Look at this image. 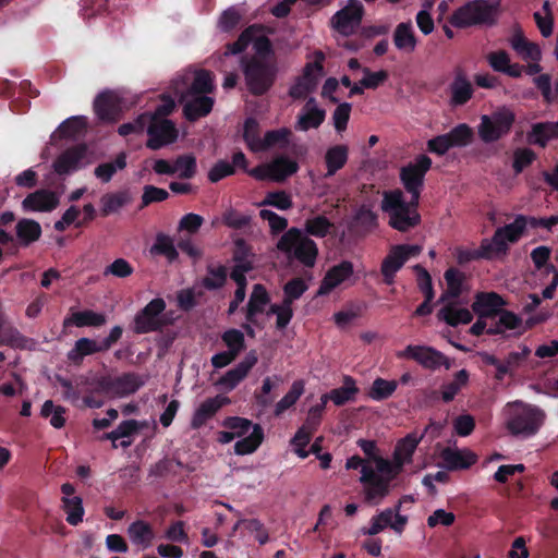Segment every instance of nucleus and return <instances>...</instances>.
Listing matches in <instances>:
<instances>
[{
	"label": "nucleus",
	"instance_id": "1",
	"mask_svg": "<svg viewBox=\"0 0 558 558\" xmlns=\"http://www.w3.org/2000/svg\"><path fill=\"white\" fill-rule=\"evenodd\" d=\"M418 204L405 202L400 190L386 192L381 202V209L389 215V226L400 232H407L421 223L417 211Z\"/></svg>",
	"mask_w": 558,
	"mask_h": 558
},
{
	"label": "nucleus",
	"instance_id": "2",
	"mask_svg": "<svg viewBox=\"0 0 558 558\" xmlns=\"http://www.w3.org/2000/svg\"><path fill=\"white\" fill-rule=\"evenodd\" d=\"M240 64L246 90L251 95L263 96L275 85L279 71L277 61L241 59Z\"/></svg>",
	"mask_w": 558,
	"mask_h": 558
},
{
	"label": "nucleus",
	"instance_id": "3",
	"mask_svg": "<svg viewBox=\"0 0 558 558\" xmlns=\"http://www.w3.org/2000/svg\"><path fill=\"white\" fill-rule=\"evenodd\" d=\"M277 248L307 268L315 266L318 256V247L315 241L295 227L290 228L281 235Z\"/></svg>",
	"mask_w": 558,
	"mask_h": 558
},
{
	"label": "nucleus",
	"instance_id": "4",
	"mask_svg": "<svg viewBox=\"0 0 558 558\" xmlns=\"http://www.w3.org/2000/svg\"><path fill=\"white\" fill-rule=\"evenodd\" d=\"M496 5L488 0H471L454 10L449 23L457 28L476 25L493 26L496 24Z\"/></svg>",
	"mask_w": 558,
	"mask_h": 558
},
{
	"label": "nucleus",
	"instance_id": "5",
	"mask_svg": "<svg viewBox=\"0 0 558 558\" xmlns=\"http://www.w3.org/2000/svg\"><path fill=\"white\" fill-rule=\"evenodd\" d=\"M544 413L536 407L521 401L509 404L507 429L514 436L530 437L535 435L543 424Z\"/></svg>",
	"mask_w": 558,
	"mask_h": 558
},
{
	"label": "nucleus",
	"instance_id": "6",
	"mask_svg": "<svg viewBox=\"0 0 558 558\" xmlns=\"http://www.w3.org/2000/svg\"><path fill=\"white\" fill-rule=\"evenodd\" d=\"M515 122L512 110L502 107L492 114H483L477 126L481 141L485 144L494 143L508 135Z\"/></svg>",
	"mask_w": 558,
	"mask_h": 558
},
{
	"label": "nucleus",
	"instance_id": "7",
	"mask_svg": "<svg viewBox=\"0 0 558 558\" xmlns=\"http://www.w3.org/2000/svg\"><path fill=\"white\" fill-rule=\"evenodd\" d=\"M167 304L162 298H155L149 301L133 319V331L136 335H145L161 331L170 322L165 316Z\"/></svg>",
	"mask_w": 558,
	"mask_h": 558
},
{
	"label": "nucleus",
	"instance_id": "8",
	"mask_svg": "<svg viewBox=\"0 0 558 558\" xmlns=\"http://www.w3.org/2000/svg\"><path fill=\"white\" fill-rule=\"evenodd\" d=\"M432 163V159L427 155H420L413 163H409L400 170V180L405 191L411 194L414 205L420 202L424 178Z\"/></svg>",
	"mask_w": 558,
	"mask_h": 558
},
{
	"label": "nucleus",
	"instance_id": "9",
	"mask_svg": "<svg viewBox=\"0 0 558 558\" xmlns=\"http://www.w3.org/2000/svg\"><path fill=\"white\" fill-rule=\"evenodd\" d=\"M422 247L416 244L393 245L381 262L380 272L384 283L392 284L397 272L411 257L420 255Z\"/></svg>",
	"mask_w": 558,
	"mask_h": 558
},
{
	"label": "nucleus",
	"instance_id": "10",
	"mask_svg": "<svg viewBox=\"0 0 558 558\" xmlns=\"http://www.w3.org/2000/svg\"><path fill=\"white\" fill-rule=\"evenodd\" d=\"M398 356L414 360L428 369H437L440 366L447 369L451 367L448 357L432 347L409 344Z\"/></svg>",
	"mask_w": 558,
	"mask_h": 558
},
{
	"label": "nucleus",
	"instance_id": "11",
	"mask_svg": "<svg viewBox=\"0 0 558 558\" xmlns=\"http://www.w3.org/2000/svg\"><path fill=\"white\" fill-rule=\"evenodd\" d=\"M364 7L359 0H349L348 4L337 11L331 19L332 27L342 35H350L360 26Z\"/></svg>",
	"mask_w": 558,
	"mask_h": 558
},
{
	"label": "nucleus",
	"instance_id": "12",
	"mask_svg": "<svg viewBox=\"0 0 558 558\" xmlns=\"http://www.w3.org/2000/svg\"><path fill=\"white\" fill-rule=\"evenodd\" d=\"M88 148L86 144H77L66 148L53 161L52 168L58 175H68L83 168L87 162Z\"/></svg>",
	"mask_w": 558,
	"mask_h": 558
},
{
	"label": "nucleus",
	"instance_id": "13",
	"mask_svg": "<svg viewBox=\"0 0 558 558\" xmlns=\"http://www.w3.org/2000/svg\"><path fill=\"white\" fill-rule=\"evenodd\" d=\"M147 134L146 147L153 150L160 149L178 138V130L171 120L150 119Z\"/></svg>",
	"mask_w": 558,
	"mask_h": 558
},
{
	"label": "nucleus",
	"instance_id": "14",
	"mask_svg": "<svg viewBox=\"0 0 558 558\" xmlns=\"http://www.w3.org/2000/svg\"><path fill=\"white\" fill-rule=\"evenodd\" d=\"M360 481L364 485L366 502L377 504L389 493L390 478L379 475L372 466H363Z\"/></svg>",
	"mask_w": 558,
	"mask_h": 558
},
{
	"label": "nucleus",
	"instance_id": "15",
	"mask_svg": "<svg viewBox=\"0 0 558 558\" xmlns=\"http://www.w3.org/2000/svg\"><path fill=\"white\" fill-rule=\"evenodd\" d=\"M143 381L134 373H124L117 377H104L99 381V386L104 391L113 392L119 396H128L136 392Z\"/></svg>",
	"mask_w": 558,
	"mask_h": 558
},
{
	"label": "nucleus",
	"instance_id": "16",
	"mask_svg": "<svg viewBox=\"0 0 558 558\" xmlns=\"http://www.w3.org/2000/svg\"><path fill=\"white\" fill-rule=\"evenodd\" d=\"M257 362V352L251 350L235 367L229 369L219 378L218 384L228 390L234 389L248 375Z\"/></svg>",
	"mask_w": 558,
	"mask_h": 558
},
{
	"label": "nucleus",
	"instance_id": "17",
	"mask_svg": "<svg viewBox=\"0 0 558 558\" xmlns=\"http://www.w3.org/2000/svg\"><path fill=\"white\" fill-rule=\"evenodd\" d=\"M60 203L59 194L47 190L39 189L28 194L22 202L25 211L49 213L58 207Z\"/></svg>",
	"mask_w": 558,
	"mask_h": 558
},
{
	"label": "nucleus",
	"instance_id": "18",
	"mask_svg": "<svg viewBox=\"0 0 558 558\" xmlns=\"http://www.w3.org/2000/svg\"><path fill=\"white\" fill-rule=\"evenodd\" d=\"M181 102L183 104L185 119L190 122H195L211 112L215 100L207 95L187 96V94H184L181 97Z\"/></svg>",
	"mask_w": 558,
	"mask_h": 558
},
{
	"label": "nucleus",
	"instance_id": "19",
	"mask_svg": "<svg viewBox=\"0 0 558 558\" xmlns=\"http://www.w3.org/2000/svg\"><path fill=\"white\" fill-rule=\"evenodd\" d=\"M94 111L100 121H117L121 113L119 97L110 90L100 93L94 100Z\"/></svg>",
	"mask_w": 558,
	"mask_h": 558
},
{
	"label": "nucleus",
	"instance_id": "20",
	"mask_svg": "<svg viewBox=\"0 0 558 558\" xmlns=\"http://www.w3.org/2000/svg\"><path fill=\"white\" fill-rule=\"evenodd\" d=\"M270 295L266 287L262 283L253 286L248 302L245 307V319L256 327L262 328L258 323L257 315L263 314L266 306L270 304Z\"/></svg>",
	"mask_w": 558,
	"mask_h": 558
},
{
	"label": "nucleus",
	"instance_id": "21",
	"mask_svg": "<svg viewBox=\"0 0 558 558\" xmlns=\"http://www.w3.org/2000/svg\"><path fill=\"white\" fill-rule=\"evenodd\" d=\"M353 275V264L342 260L329 268L318 288V295H326Z\"/></svg>",
	"mask_w": 558,
	"mask_h": 558
},
{
	"label": "nucleus",
	"instance_id": "22",
	"mask_svg": "<svg viewBox=\"0 0 558 558\" xmlns=\"http://www.w3.org/2000/svg\"><path fill=\"white\" fill-rule=\"evenodd\" d=\"M505 304L504 299L496 292H478L472 304V311L481 317L494 319Z\"/></svg>",
	"mask_w": 558,
	"mask_h": 558
},
{
	"label": "nucleus",
	"instance_id": "23",
	"mask_svg": "<svg viewBox=\"0 0 558 558\" xmlns=\"http://www.w3.org/2000/svg\"><path fill=\"white\" fill-rule=\"evenodd\" d=\"M441 466L449 471L466 470L476 463L477 457L468 450L446 447L440 452Z\"/></svg>",
	"mask_w": 558,
	"mask_h": 558
},
{
	"label": "nucleus",
	"instance_id": "24",
	"mask_svg": "<svg viewBox=\"0 0 558 558\" xmlns=\"http://www.w3.org/2000/svg\"><path fill=\"white\" fill-rule=\"evenodd\" d=\"M449 102L452 107L464 106L473 97L474 88L472 83L461 69L456 71L453 81L449 85Z\"/></svg>",
	"mask_w": 558,
	"mask_h": 558
},
{
	"label": "nucleus",
	"instance_id": "25",
	"mask_svg": "<svg viewBox=\"0 0 558 558\" xmlns=\"http://www.w3.org/2000/svg\"><path fill=\"white\" fill-rule=\"evenodd\" d=\"M230 403L228 397L216 396L208 398L203 401L194 412L191 420V427L193 429L202 428L208 420L215 416V414L223 407Z\"/></svg>",
	"mask_w": 558,
	"mask_h": 558
},
{
	"label": "nucleus",
	"instance_id": "26",
	"mask_svg": "<svg viewBox=\"0 0 558 558\" xmlns=\"http://www.w3.org/2000/svg\"><path fill=\"white\" fill-rule=\"evenodd\" d=\"M437 318L451 327H457L470 324L473 320V314L465 307H458L456 302H450L438 311Z\"/></svg>",
	"mask_w": 558,
	"mask_h": 558
},
{
	"label": "nucleus",
	"instance_id": "27",
	"mask_svg": "<svg viewBox=\"0 0 558 558\" xmlns=\"http://www.w3.org/2000/svg\"><path fill=\"white\" fill-rule=\"evenodd\" d=\"M359 392L355 380L351 376H344L343 386L330 390L320 397L322 401L328 402L331 400L336 405L341 407L345 403L353 401Z\"/></svg>",
	"mask_w": 558,
	"mask_h": 558
},
{
	"label": "nucleus",
	"instance_id": "28",
	"mask_svg": "<svg viewBox=\"0 0 558 558\" xmlns=\"http://www.w3.org/2000/svg\"><path fill=\"white\" fill-rule=\"evenodd\" d=\"M106 322L107 319L105 314L94 312L93 310H84L74 312L71 316L65 317L63 320V327H101Z\"/></svg>",
	"mask_w": 558,
	"mask_h": 558
},
{
	"label": "nucleus",
	"instance_id": "29",
	"mask_svg": "<svg viewBox=\"0 0 558 558\" xmlns=\"http://www.w3.org/2000/svg\"><path fill=\"white\" fill-rule=\"evenodd\" d=\"M393 45L404 53H411L415 50L417 39L415 37L411 22L399 23L392 35Z\"/></svg>",
	"mask_w": 558,
	"mask_h": 558
},
{
	"label": "nucleus",
	"instance_id": "30",
	"mask_svg": "<svg viewBox=\"0 0 558 558\" xmlns=\"http://www.w3.org/2000/svg\"><path fill=\"white\" fill-rule=\"evenodd\" d=\"M99 352H105L100 342L89 338H80L66 356L72 364L81 365L85 356Z\"/></svg>",
	"mask_w": 558,
	"mask_h": 558
},
{
	"label": "nucleus",
	"instance_id": "31",
	"mask_svg": "<svg viewBox=\"0 0 558 558\" xmlns=\"http://www.w3.org/2000/svg\"><path fill=\"white\" fill-rule=\"evenodd\" d=\"M300 169L298 161L286 155L276 156L270 161L271 181L284 182L288 178L295 174Z\"/></svg>",
	"mask_w": 558,
	"mask_h": 558
},
{
	"label": "nucleus",
	"instance_id": "32",
	"mask_svg": "<svg viewBox=\"0 0 558 558\" xmlns=\"http://www.w3.org/2000/svg\"><path fill=\"white\" fill-rule=\"evenodd\" d=\"M553 138H558V121L535 123L527 134V142L541 147H545Z\"/></svg>",
	"mask_w": 558,
	"mask_h": 558
},
{
	"label": "nucleus",
	"instance_id": "33",
	"mask_svg": "<svg viewBox=\"0 0 558 558\" xmlns=\"http://www.w3.org/2000/svg\"><path fill=\"white\" fill-rule=\"evenodd\" d=\"M422 439L423 435L417 436L416 433H411L397 442L393 452V460L399 466H403L404 463L411 462L412 456Z\"/></svg>",
	"mask_w": 558,
	"mask_h": 558
},
{
	"label": "nucleus",
	"instance_id": "34",
	"mask_svg": "<svg viewBox=\"0 0 558 558\" xmlns=\"http://www.w3.org/2000/svg\"><path fill=\"white\" fill-rule=\"evenodd\" d=\"M348 158H349L348 146L339 144V145L329 147L325 154V163H326V168H327L325 178L332 177L339 170H341L348 162Z\"/></svg>",
	"mask_w": 558,
	"mask_h": 558
},
{
	"label": "nucleus",
	"instance_id": "35",
	"mask_svg": "<svg viewBox=\"0 0 558 558\" xmlns=\"http://www.w3.org/2000/svg\"><path fill=\"white\" fill-rule=\"evenodd\" d=\"M15 231L20 245L24 247L38 241L41 236V227L39 222L33 219L23 218L19 220Z\"/></svg>",
	"mask_w": 558,
	"mask_h": 558
},
{
	"label": "nucleus",
	"instance_id": "36",
	"mask_svg": "<svg viewBox=\"0 0 558 558\" xmlns=\"http://www.w3.org/2000/svg\"><path fill=\"white\" fill-rule=\"evenodd\" d=\"M132 202V195L129 190H123L114 193H107L101 196V209L100 213L104 217H107L113 213L119 211L122 207Z\"/></svg>",
	"mask_w": 558,
	"mask_h": 558
},
{
	"label": "nucleus",
	"instance_id": "37",
	"mask_svg": "<svg viewBox=\"0 0 558 558\" xmlns=\"http://www.w3.org/2000/svg\"><path fill=\"white\" fill-rule=\"evenodd\" d=\"M444 278L447 283V290L440 295L438 302L444 303L449 298L458 299L462 294V286L465 280V275L454 267L448 268Z\"/></svg>",
	"mask_w": 558,
	"mask_h": 558
},
{
	"label": "nucleus",
	"instance_id": "38",
	"mask_svg": "<svg viewBox=\"0 0 558 558\" xmlns=\"http://www.w3.org/2000/svg\"><path fill=\"white\" fill-rule=\"evenodd\" d=\"M264 440V430L259 424L253 426L252 433L238 440L234 445V452L239 456L253 453Z\"/></svg>",
	"mask_w": 558,
	"mask_h": 558
},
{
	"label": "nucleus",
	"instance_id": "39",
	"mask_svg": "<svg viewBox=\"0 0 558 558\" xmlns=\"http://www.w3.org/2000/svg\"><path fill=\"white\" fill-rule=\"evenodd\" d=\"M215 89L214 85V75L208 70H198L193 78V82L191 83L190 87L187 88L186 93L187 96H195V95H207L213 93Z\"/></svg>",
	"mask_w": 558,
	"mask_h": 558
},
{
	"label": "nucleus",
	"instance_id": "40",
	"mask_svg": "<svg viewBox=\"0 0 558 558\" xmlns=\"http://www.w3.org/2000/svg\"><path fill=\"white\" fill-rule=\"evenodd\" d=\"M125 167L126 154L121 151L117 155L114 161L98 165L94 170V174L102 183H108L111 181L118 170H123Z\"/></svg>",
	"mask_w": 558,
	"mask_h": 558
},
{
	"label": "nucleus",
	"instance_id": "41",
	"mask_svg": "<svg viewBox=\"0 0 558 558\" xmlns=\"http://www.w3.org/2000/svg\"><path fill=\"white\" fill-rule=\"evenodd\" d=\"M153 255L165 256L169 263H173L178 259L179 253L173 243V240L165 233H158L155 242L150 247Z\"/></svg>",
	"mask_w": 558,
	"mask_h": 558
},
{
	"label": "nucleus",
	"instance_id": "42",
	"mask_svg": "<svg viewBox=\"0 0 558 558\" xmlns=\"http://www.w3.org/2000/svg\"><path fill=\"white\" fill-rule=\"evenodd\" d=\"M511 47L525 60L539 61L542 58L539 47L529 41L520 32L512 37Z\"/></svg>",
	"mask_w": 558,
	"mask_h": 558
},
{
	"label": "nucleus",
	"instance_id": "43",
	"mask_svg": "<svg viewBox=\"0 0 558 558\" xmlns=\"http://www.w3.org/2000/svg\"><path fill=\"white\" fill-rule=\"evenodd\" d=\"M128 534L134 544L142 545L144 548L148 547L154 538L151 526L143 520L130 524Z\"/></svg>",
	"mask_w": 558,
	"mask_h": 558
},
{
	"label": "nucleus",
	"instance_id": "44",
	"mask_svg": "<svg viewBox=\"0 0 558 558\" xmlns=\"http://www.w3.org/2000/svg\"><path fill=\"white\" fill-rule=\"evenodd\" d=\"M290 135L291 131L288 128L267 131L264 137L262 138L259 147H257L258 153L268 150L269 148L275 146L286 148L289 144Z\"/></svg>",
	"mask_w": 558,
	"mask_h": 558
},
{
	"label": "nucleus",
	"instance_id": "45",
	"mask_svg": "<svg viewBox=\"0 0 558 558\" xmlns=\"http://www.w3.org/2000/svg\"><path fill=\"white\" fill-rule=\"evenodd\" d=\"M252 43H253V48H254L255 53L252 56H247V54L242 56L241 59L277 61L271 40L267 36H265V35H260L257 37L253 36Z\"/></svg>",
	"mask_w": 558,
	"mask_h": 558
},
{
	"label": "nucleus",
	"instance_id": "46",
	"mask_svg": "<svg viewBox=\"0 0 558 558\" xmlns=\"http://www.w3.org/2000/svg\"><path fill=\"white\" fill-rule=\"evenodd\" d=\"M325 118L326 111L324 109L301 111L298 116L295 129L303 132H306L310 129H318L325 121Z\"/></svg>",
	"mask_w": 558,
	"mask_h": 558
},
{
	"label": "nucleus",
	"instance_id": "47",
	"mask_svg": "<svg viewBox=\"0 0 558 558\" xmlns=\"http://www.w3.org/2000/svg\"><path fill=\"white\" fill-rule=\"evenodd\" d=\"M304 392V383L303 380H295L293 381L290 390L283 396L282 399H280L276 407H275V415L280 416L283 414L288 409L293 407L300 397Z\"/></svg>",
	"mask_w": 558,
	"mask_h": 558
},
{
	"label": "nucleus",
	"instance_id": "48",
	"mask_svg": "<svg viewBox=\"0 0 558 558\" xmlns=\"http://www.w3.org/2000/svg\"><path fill=\"white\" fill-rule=\"evenodd\" d=\"M451 148L465 147L473 142L474 131L466 123H460L446 133Z\"/></svg>",
	"mask_w": 558,
	"mask_h": 558
},
{
	"label": "nucleus",
	"instance_id": "49",
	"mask_svg": "<svg viewBox=\"0 0 558 558\" xmlns=\"http://www.w3.org/2000/svg\"><path fill=\"white\" fill-rule=\"evenodd\" d=\"M398 387L396 380H387L381 377H377L368 391V397L375 401H383L393 395Z\"/></svg>",
	"mask_w": 558,
	"mask_h": 558
},
{
	"label": "nucleus",
	"instance_id": "50",
	"mask_svg": "<svg viewBox=\"0 0 558 558\" xmlns=\"http://www.w3.org/2000/svg\"><path fill=\"white\" fill-rule=\"evenodd\" d=\"M207 274L208 276H206L202 280V284L205 289L213 291L220 289L225 286L228 277L226 266L219 265L218 267H214L213 265H208Z\"/></svg>",
	"mask_w": 558,
	"mask_h": 558
},
{
	"label": "nucleus",
	"instance_id": "51",
	"mask_svg": "<svg viewBox=\"0 0 558 558\" xmlns=\"http://www.w3.org/2000/svg\"><path fill=\"white\" fill-rule=\"evenodd\" d=\"M86 128V119L84 117H71L64 120L58 128L57 132L61 138H75L84 132Z\"/></svg>",
	"mask_w": 558,
	"mask_h": 558
},
{
	"label": "nucleus",
	"instance_id": "52",
	"mask_svg": "<svg viewBox=\"0 0 558 558\" xmlns=\"http://www.w3.org/2000/svg\"><path fill=\"white\" fill-rule=\"evenodd\" d=\"M221 340L228 348L227 351L236 357L246 347L244 333L235 328H230L226 330L221 335Z\"/></svg>",
	"mask_w": 558,
	"mask_h": 558
},
{
	"label": "nucleus",
	"instance_id": "53",
	"mask_svg": "<svg viewBox=\"0 0 558 558\" xmlns=\"http://www.w3.org/2000/svg\"><path fill=\"white\" fill-rule=\"evenodd\" d=\"M174 174L180 179H192L197 172L196 158L193 155H180L173 161Z\"/></svg>",
	"mask_w": 558,
	"mask_h": 558
},
{
	"label": "nucleus",
	"instance_id": "54",
	"mask_svg": "<svg viewBox=\"0 0 558 558\" xmlns=\"http://www.w3.org/2000/svg\"><path fill=\"white\" fill-rule=\"evenodd\" d=\"M332 227V222L327 217L318 215L306 219L304 230L308 235L325 238Z\"/></svg>",
	"mask_w": 558,
	"mask_h": 558
},
{
	"label": "nucleus",
	"instance_id": "55",
	"mask_svg": "<svg viewBox=\"0 0 558 558\" xmlns=\"http://www.w3.org/2000/svg\"><path fill=\"white\" fill-rule=\"evenodd\" d=\"M377 226V215L365 205H362L354 214L351 228H360L367 232Z\"/></svg>",
	"mask_w": 558,
	"mask_h": 558
},
{
	"label": "nucleus",
	"instance_id": "56",
	"mask_svg": "<svg viewBox=\"0 0 558 558\" xmlns=\"http://www.w3.org/2000/svg\"><path fill=\"white\" fill-rule=\"evenodd\" d=\"M243 140L252 151L258 153L257 147L260 145L262 137L259 123L255 118H247L244 121Z\"/></svg>",
	"mask_w": 558,
	"mask_h": 558
},
{
	"label": "nucleus",
	"instance_id": "57",
	"mask_svg": "<svg viewBox=\"0 0 558 558\" xmlns=\"http://www.w3.org/2000/svg\"><path fill=\"white\" fill-rule=\"evenodd\" d=\"M65 408L61 405H54L52 400H47L41 407L40 415L45 418L50 416V425L59 429L65 425Z\"/></svg>",
	"mask_w": 558,
	"mask_h": 558
},
{
	"label": "nucleus",
	"instance_id": "58",
	"mask_svg": "<svg viewBox=\"0 0 558 558\" xmlns=\"http://www.w3.org/2000/svg\"><path fill=\"white\" fill-rule=\"evenodd\" d=\"M63 508L66 513V521L69 524L76 526L83 521L84 508L82 498L74 496L72 498H62Z\"/></svg>",
	"mask_w": 558,
	"mask_h": 558
},
{
	"label": "nucleus",
	"instance_id": "59",
	"mask_svg": "<svg viewBox=\"0 0 558 558\" xmlns=\"http://www.w3.org/2000/svg\"><path fill=\"white\" fill-rule=\"evenodd\" d=\"M525 231L524 215H518L511 223L498 228V234L502 233L510 243L518 242Z\"/></svg>",
	"mask_w": 558,
	"mask_h": 558
},
{
	"label": "nucleus",
	"instance_id": "60",
	"mask_svg": "<svg viewBox=\"0 0 558 558\" xmlns=\"http://www.w3.org/2000/svg\"><path fill=\"white\" fill-rule=\"evenodd\" d=\"M317 83L318 78H306L301 75L289 88V96L293 99H304L310 93L315 90Z\"/></svg>",
	"mask_w": 558,
	"mask_h": 558
},
{
	"label": "nucleus",
	"instance_id": "61",
	"mask_svg": "<svg viewBox=\"0 0 558 558\" xmlns=\"http://www.w3.org/2000/svg\"><path fill=\"white\" fill-rule=\"evenodd\" d=\"M413 269L416 274L417 288L423 293L424 299H427V301L434 300L435 290L429 272L420 264L415 265Z\"/></svg>",
	"mask_w": 558,
	"mask_h": 558
},
{
	"label": "nucleus",
	"instance_id": "62",
	"mask_svg": "<svg viewBox=\"0 0 558 558\" xmlns=\"http://www.w3.org/2000/svg\"><path fill=\"white\" fill-rule=\"evenodd\" d=\"M142 427H143V424L136 420L131 418V420L122 421L116 428L118 438L119 439L123 438V440H121V442H120V447H122V448L130 447L132 441L126 440L125 438H129V437L137 434L142 429Z\"/></svg>",
	"mask_w": 558,
	"mask_h": 558
},
{
	"label": "nucleus",
	"instance_id": "63",
	"mask_svg": "<svg viewBox=\"0 0 558 558\" xmlns=\"http://www.w3.org/2000/svg\"><path fill=\"white\" fill-rule=\"evenodd\" d=\"M260 206H272L280 210H287L293 206V203L290 195L284 191H276L267 193Z\"/></svg>",
	"mask_w": 558,
	"mask_h": 558
},
{
	"label": "nucleus",
	"instance_id": "64",
	"mask_svg": "<svg viewBox=\"0 0 558 558\" xmlns=\"http://www.w3.org/2000/svg\"><path fill=\"white\" fill-rule=\"evenodd\" d=\"M254 425L251 420L240 416H228L222 422V426L234 433L236 437H243Z\"/></svg>",
	"mask_w": 558,
	"mask_h": 558
}]
</instances>
